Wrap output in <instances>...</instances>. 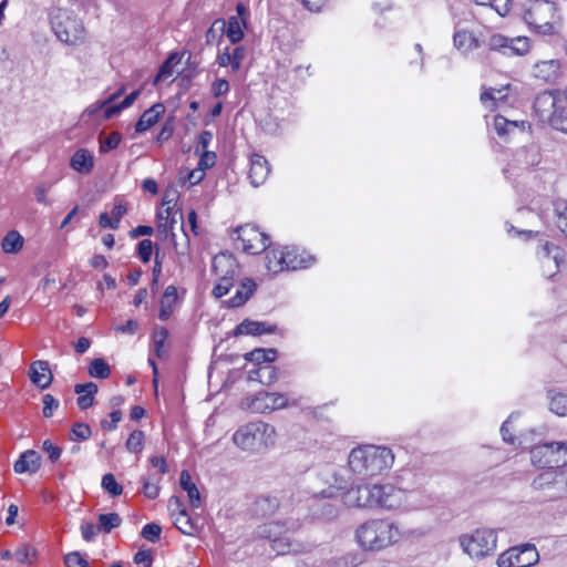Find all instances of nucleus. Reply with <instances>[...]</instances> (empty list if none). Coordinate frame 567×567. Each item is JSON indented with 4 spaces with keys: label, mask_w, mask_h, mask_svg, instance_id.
Masks as SVG:
<instances>
[{
    "label": "nucleus",
    "mask_w": 567,
    "mask_h": 567,
    "mask_svg": "<svg viewBox=\"0 0 567 567\" xmlns=\"http://www.w3.org/2000/svg\"><path fill=\"white\" fill-rule=\"evenodd\" d=\"M394 463L392 450L383 445L364 444L351 450L348 465L359 478L368 480L386 474Z\"/></svg>",
    "instance_id": "obj_1"
},
{
    "label": "nucleus",
    "mask_w": 567,
    "mask_h": 567,
    "mask_svg": "<svg viewBox=\"0 0 567 567\" xmlns=\"http://www.w3.org/2000/svg\"><path fill=\"white\" fill-rule=\"evenodd\" d=\"M298 528L299 524L296 522H269L260 525L256 535L259 538L267 539L277 555L310 553L316 547L315 543L296 540L290 537V534Z\"/></svg>",
    "instance_id": "obj_2"
},
{
    "label": "nucleus",
    "mask_w": 567,
    "mask_h": 567,
    "mask_svg": "<svg viewBox=\"0 0 567 567\" xmlns=\"http://www.w3.org/2000/svg\"><path fill=\"white\" fill-rule=\"evenodd\" d=\"M402 537L399 525L390 519H369L358 526L355 539L364 550L379 551L396 544Z\"/></svg>",
    "instance_id": "obj_3"
},
{
    "label": "nucleus",
    "mask_w": 567,
    "mask_h": 567,
    "mask_svg": "<svg viewBox=\"0 0 567 567\" xmlns=\"http://www.w3.org/2000/svg\"><path fill=\"white\" fill-rule=\"evenodd\" d=\"M523 20L532 31L543 35L555 34L561 27L559 8L550 0H527Z\"/></svg>",
    "instance_id": "obj_4"
},
{
    "label": "nucleus",
    "mask_w": 567,
    "mask_h": 567,
    "mask_svg": "<svg viewBox=\"0 0 567 567\" xmlns=\"http://www.w3.org/2000/svg\"><path fill=\"white\" fill-rule=\"evenodd\" d=\"M534 112L540 122L567 134V99L554 92L539 93L534 102Z\"/></svg>",
    "instance_id": "obj_5"
},
{
    "label": "nucleus",
    "mask_w": 567,
    "mask_h": 567,
    "mask_svg": "<svg viewBox=\"0 0 567 567\" xmlns=\"http://www.w3.org/2000/svg\"><path fill=\"white\" fill-rule=\"evenodd\" d=\"M52 31L55 37L69 45L82 44L86 37V31L82 20L68 9L56 8L50 14Z\"/></svg>",
    "instance_id": "obj_6"
},
{
    "label": "nucleus",
    "mask_w": 567,
    "mask_h": 567,
    "mask_svg": "<svg viewBox=\"0 0 567 567\" xmlns=\"http://www.w3.org/2000/svg\"><path fill=\"white\" fill-rule=\"evenodd\" d=\"M250 11L244 3L236 6V14L230 16L227 20L217 19L213 22L207 32V41L212 42L216 37H227L231 44H237L244 39V30L248 27Z\"/></svg>",
    "instance_id": "obj_7"
},
{
    "label": "nucleus",
    "mask_w": 567,
    "mask_h": 567,
    "mask_svg": "<svg viewBox=\"0 0 567 567\" xmlns=\"http://www.w3.org/2000/svg\"><path fill=\"white\" fill-rule=\"evenodd\" d=\"M212 268L216 276L213 295L216 298H221L233 287L234 280L239 274V265L233 255L220 252L213 258Z\"/></svg>",
    "instance_id": "obj_8"
},
{
    "label": "nucleus",
    "mask_w": 567,
    "mask_h": 567,
    "mask_svg": "<svg viewBox=\"0 0 567 567\" xmlns=\"http://www.w3.org/2000/svg\"><path fill=\"white\" fill-rule=\"evenodd\" d=\"M275 427H238L233 434V442L240 450L258 452L275 443Z\"/></svg>",
    "instance_id": "obj_9"
},
{
    "label": "nucleus",
    "mask_w": 567,
    "mask_h": 567,
    "mask_svg": "<svg viewBox=\"0 0 567 567\" xmlns=\"http://www.w3.org/2000/svg\"><path fill=\"white\" fill-rule=\"evenodd\" d=\"M532 487L544 501H555L567 493V476L563 471L547 470L536 476Z\"/></svg>",
    "instance_id": "obj_10"
},
{
    "label": "nucleus",
    "mask_w": 567,
    "mask_h": 567,
    "mask_svg": "<svg viewBox=\"0 0 567 567\" xmlns=\"http://www.w3.org/2000/svg\"><path fill=\"white\" fill-rule=\"evenodd\" d=\"M497 536L492 529H476L470 535L460 537L463 551L471 557L482 558L493 554L496 549Z\"/></svg>",
    "instance_id": "obj_11"
},
{
    "label": "nucleus",
    "mask_w": 567,
    "mask_h": 567,
    "mask_svg": "<svg viewBox=\"0 0 567 567\" xmlns=\"http://www.w3.org/2000/svg\"><path fill=\"white\" fill-rule=\"evenodd\" d=\"M487 45L491 51L497 52L504 56H524L532 49L530 39L524 35L506 37L502 33H493L487 39Z\"/></svg>",
    "instance_id": "obj_12"
},
{
    "label": "nucleus",
    "mask_w": 567,
    "mask_h": 567,
    "mask_svg": "<svg viewBox=\"0 0 567 567\" xmlns=\"http://www.w3.org/2000/svg\"><path fill=\"white\" fill-rule=\"evenodd\" d=\"M235 233L238 248L247 254L257 255L269 246V237L254 225L240 226Z\"/></svg>",
    "instance_id": "obj_13"
},
{
    "label": "nucleus",
    "mask_w": 567,
    "mask_h": 567,
    "mask_svg": "<svg viewBox=\"0 0 567 567\" xmlns=\"http://www.w3.org/2000/svg\"><path fill=\"white\" fill-rule=\"evenodd\" d=\"M539 555L532 544L512 547L497 558L498 567H530L538 561Z\"/></svg>",
    "instance_id": "obj_14"
},
{
    "label": "nucleus",
    "mask_w": 567,
    "mask_h": 567,
    "mask_svg": "<svg viewBox=\"0 0 567 567\" xmlns=\"http://www.w3.org/2000/svg\"><path fill=\"white\" fill-rule=\"evenodd\" d=\"M159 230L169 236L176 254L183 257L187 254L188 237L184 231L183 214L181 210H173L168 221L161 223Z\"/></svg>",
    "instance_id": "obj_15"
},
{
    "label": "nucleus",
    "mask_w": 567,
    "mask_h": 567,
    "mask_svg": "<svg viewBox=\"0 0 567 567\" xmlns=\"http://www.w3.org/2000/svg\"><path fill=\"white\" fill-rule=\"evenodd\" d=\"M288 400L281 393L259 392L243 402V406L254 413H268L287 405Z\"/></svg>",
    "instance_id": "obj_16"
},
{
    "label": "nucleus",
    "mask_w": 567,
    "mask_h": 567,
    "mask_svg": "<svg viewBox=\"0 0 567 567\" xmlns=\"http://www.w3.org/2000/svg\"><path fill=\"white\" fill-rule=\"evenodd\" d=\"M374 493V508L395 509L405 501L404 491L391 484H375Z\"/></svg>",
    "instance_id": "obj_17"
},
{
    "label": "nucleus",
    "mask_w": 567,
    "mask_h": 567,
    "mask_svg": "<svg viewBox=\"0 0 567 567\" xmlns=\"http://www.w3.org/2000/svg\"><path fill=\"white\" fill-rule=\"evenodd\" d=\"M537 258L540 262L543 275L547 278L553 277L559 269L563 261V254L559 247L545 241L537 249Z\"/></svg>",
    "instance_id": "obj_18"
},
{
    "label": "nucleus",
    "mask_w": 567,
    "mask_h": 567,
    "mask_svg": "<svg viewBox=\"0 0 567 567\" xmlns=\"http://www.w3.org/2000/svg\"><path fill=\"white\" fill-rule=\"evenodd\" d=\"M374 485H358L343 493L342 502L348 507L374 508Z\"/></svg>",
    "instance_id": "obj_19"
},
{
    "label": "nucleus",
    "mask_w": 567,
    "mask_h": 567,
    "mask_svg": "<svg viewBox=\"0 0 567 567\" xmlns=\"http://www.w3.org/2000/svg\"><path fill=\"white\" fill-rule=\"evenodd\" d=\"M482 44L474 30L456 24L453 33V47L464 56H467Z\"/></svg>",
    "instance_id": "obj_20"
},
{
    "label": "nucleus",
    "mask_w": 567,
    "mask_h": 567,
    "mask_svg": "<svg viewBox=\"0 0 567 567\" xmlns=\"http://www.w3.org/2000/svg\"><path fill=\"white\" fill-rule=\"evenodd\" d=\"M246 56V49L243 45L230 47L226 45L219 49L216 61L219 66L230 68L233 72H237Z\"/></svg>",
    "instance_id": "obj_21"
},
{
    "label": "nucleus",
    "mask_w": 567,
    "mask_h": 567,
    "mask_svg": "<svg viewBox=\"0 0 567 567\" xmlns=\"http://www.w3.org/2000/svg\"><path fill=\"white\" fill-rule=\"evenodd\" d=\"M270 166L268 161L259 154H252L249 161L248 178L254 187L262 185L268 178Z\"/></svg>",
    "instance_id": "obj_22"
},
{
    "label": "nucleus",
    "mask_w": 567,
    "mask_h": 567,
    "mask_svg": "<svg viewBox=\"0 0 567 567\" xmlns=\"http://www.w3.org/2000/svg\"><path fill=\"white\" fill-rule=\"evenodd\" d=\"M266 268L271 274H279L285 270H296V262L285 261L282 247H274L266 254Z\"/></svg>",
    "instance_id": "obj_23"
},
{
    "label": "nucleus",
    "mask_w": 567,
    "mask_h": 567,
    "mask_svg": "<svg viewBox=\"0 0 567 567\" xmlns=\"http://www.w3.org/2000/svg\"><path fill=\"white\" fill-rule=\"evenodd\" d=\"M560 73L559 60H545L534 64L532 74L543 82H554Z\"/></svg>",
    "instance_id": "obj_24"
},
{
    "label": "nucleus",
    "mask_w": 567,
    "mask_h": 567,
    "mask_svg": "<svg viewBox=\"0 0 567 567\" xmlns=\"http://www.w3.org/2000/svg\"><path fill=\"white\" fill-rule=\"evenodd\" d=\"M29 375L31 382L40 389H47L53 379L49 363L42 360L31 363Z\"/></svg>",
    "instance_id": "obj_25"
},
{
    "label": "nucleus",
    "mask_w": 567,
    "mask_h": 567,
    "mask_svg": "<svg viewBox=\"0 0 567 567\" xmlns=\"http://www.w3.org/2000/svg\"><path fill=\"white\" fill-rule=\"evenodd\" d=\"M554 447L553 442L533 446L529 451L532 463L539 467H550L553 470L555 464L549 461L555 458Z\"/></svg>",
    "instance_id": "obj_26"
},
{
    "label": "nucleus",
    "mask_w": 567,
    "mask_h": 567,
    "mask_svg": "<svg viewBox=\"0 0 567 567\" xmlns=\"http://www.w3.org/2000/svg\"><path fill=\"white\" fill-rule=\"evenodd\" d=\"M41 466V457L34 450L23 452L16 461L13 470L18 474L22 473H37Z\"/></svg>",
    "instance_id": "obj_27"
},
{
    "label": "nucleus",
    "mask_w": 567,
    "mask_h": 567,
    "mask_svg": "<svg viewBox=\"0 0 567 567\" xmlns=\"http://www.w3.org/2000/svg\"><path fill=\"white\" fill-rule=\"evenodd\" d=\"M70 166L79 174L87 175L94 167V156L90 151L80 148L71 156Z\"/></svg>",
    "instance_id": "obj_28"
},
{
    "label": "nucleus",
    "mask_w": 567,
    "mask_h": 567,
    "mask_svg": "<svg viewBox=\"0 0 567 567\" xmlns=\"http://www.w3.org/2000/svg\"><path fill=\"white\" fill-rule=\"evenodd\" d=\"M282 252L285 261L288 262L290 259L293 264L296 262V270L310 267L316 261V258L312 255L298 247H282Z\"/></svg>",
    "instance_id": "obj_29"
},
{
    "label": "nucleus",
    "mask_w": 567,
    "mask_h": 567,
    "mask_svg": "<svg viewBox=\"0 0 567 567\" xmlns=\"http://www.w3.org/2000/svg\"><path fill=\"white\" fill-rule=\"evenodd\" d=\"M165 112V106L162 103H156L148 110H146L137 121L135 125V131L137 133H143L152 127L159 118V116Z\"/></svg>",
    "instance_id": "obj_30"
},
{
    "label": "nucleus",
    "mask_w": 567,
    "mask_h": 567,
    "mask_svg": "<svg viewBox=\"0 0 567 567\" xmlns=\"http://www.w3.org/2000/svg\"><path fill=\"white\" fill-rule=\"evenodd\" d=\"M257 288L256 282L250 278H245L240 281V285L235 293L228 301V306L231 308L243 306L255 292Z\"/></svg>",
    "instance_id": "obj_31"
},
{
    "label": "nucleus",
    "mask_w": 567,
    "mask_h": 567,
    "mask_svg": "<svg viewBox=\"0 0 567 567\" xmlns=\"http://www.w3.org/2000/svg\"><path fill=\"white\" fill-rule=\"evenodd\" d=\"M275 327H266L264 322L244 320L234 330V336H261L264 333H271Z\"/></svg>",
    "instance_id": "obj_32"
},
{
    "label": "nucleus",
    "mask_w": 567,
    "mask_h": 567,
    "mask_svg": "<svg viewBox=\"0 0 567 567\" xmlns=\"http://www.w3.org/2000/svg\"><path fill=\"white\" fill-rule=\"evenodd\" d=\"M508 87H509V84H507L501 89H494V87L485 89L481 93L482 104L486 109H489V110L497 109L499 106V104L503 103V101L507 96L506 91L508 90Z\"/></svg>",
    "instance_id": "obj_33"
},
{
    "label": "nucleus",
    "mask_w": 567,
    "mask_h": 567,
    "mask_svg": "<svg viewBox=\"0 0 567 567\" xmlns=\"http://www.w3.org/2000/svg\"><path fill=\"white\" fill-rule=\"evenodd\" d=\"M177 300H178V296H177L176 287L175 286L166 287V289L162 296V299H161V309H159V313H158V317L161 320L165 321L171 317V315L174 310V307L177 303Z\"/></svg>",
    "instance_id": "obj_34"
},
{
    "label": "nucleus",
    "mask_w": 567,
    "mask_h": 567,
    "mask_svg": "<svg viewBox=\"0 0 567 567\" xmlns=\"http://www.w3.org/2000/svg\"><path fill=\"white\" fill-rule=\"evenodd\" d=\"M493 126L499 137H506L518 128L524 131L526 128V122L509 121L502 115H496L494 117Z\"/></svg>",
    "instance_id": "obj_35"
},
{
    "label": "nucleus",
    "mask_w": 567,
    "mask_h": 567,
    "mask_svg": "<svg viewBox=\"0 0 567 567\" xmlns=\"http://www.w3.org/2000/svg\"><path fill=\"white\" fill-rule=\"evenodd\" d=\"M278 378V370L274 365L265 364L249 371L248 380L257 381L261 384L269 385Z\"/></svg>",
    "instance_id": "obj_36"
},
{
    "label": "nucleus",
    "mask_w": 567,
    "mask_h": 567,
    "mask_svg": "<svg viewBox=\"0 0 567 567\" xmlns=\"http://www.w3.org/2000/svg\"><path fill=\"white\" fill-rule=\"evenodd\" d=\"M74 391L79 394L78 405L84 410L93 404L94 395L97 392V385L93 382L76 384Z\"/></svg>",
    "instance_id": "obj_37"
},
{
    "label": "nucleus",
    "mask_w": 567,
    "mask_h": 567,
    "mask_svg": "<svg viewBox=\"0 0 567 567\" xmlns=\"http://www.w3.org/2000/svg\"><path fill=\"white\" fill-rule=\"evenodd\" d=\"M181 487L187 492L192 507L198 508L200 506V494L196 485L192 482L188 471L183 470L179 477Z\"/></svg>",
    "instance_id": "obj_38"
},
{
    "label": "nucleus",
    "mask_w": 567,
    "mask_h": 567,
    "mask_svg": "<svg viewBox=\"0 0 567 567\" xmlns=\"http://www.w3.org/2000/svg\"><path fill=\"white\" fill-rule=\"evenodd\" d=\"M23 237L17 230H10L3 237L1 248L6 254H17L23 247Z\"/></svg>",
    "instance_id": "obj_39"
},
{
    "label": "nucleus",
    "mask_w": 567,
    "mask_h": 567,
    "mask_svg": "<svg viewBox=\"0 0 567 567\" xmlns=\"http://www.w3.org/2000/svg\"><path fill=\"white\" fill-rule=\"evenodd\" d=\"M277 351L275 349L258 348L245 354V359L259 367L262 363H270L276 360Z\"/></svg>",
    "instance_id": "obj_40"
},
{
    "label": "nucleus",
    "mask_w": 567,
    "mask_h": 567,
    "mask_svg": "<svg viewBox=\"0 0 567 567\" xmlns=\"http://www.w3.org/2000/svg\"><path fill=\"white\" fill-rule=\"evenodd\" d=\"M549 409L559 416H567V394L557 391L548 392Z\"/></svg>",
    "instance_id": "obj_41"
},
{
    "label": "nucleus",
    "mask_w": 567,
    "mask_h": 567,
    "mask_svg": "<svg viewBox=\"0 0 567 567\" xmlns=\"http://www.w3.org/2000/svg\"><path fill=\"white\" fill-rule=\"evenodd\" d=\"M178 63L179 58L177 53H171L169 56L161 65L159 71L154 80V84H157L159 81L172 78L175 72V66Z\"/></svg>",
    "instance_id": "obj_42"
},
{
    "label": "nucleus",
    "mask_w": 567,
    "mask_h": 567,
    "mask_svg": "<svg viewBox=\"0 0 567 567\" xmlns=\"http://www.w3.org/2000/svg\"><path fill=\"white\" fill-rule=\"evenodd\" d=\"M174 525L184 534L192 536L196 533V525L193 519L188 516L187 512H179L174 517Z\"/></svg>",
    "instance_id": "obj_43"
},
{
    "label": "nucleus",
    "mask_w": 567,
    "mask_h": 567,
    "mask_svg": "<svg viewBox=\"0 0 567 567\" xmlns=\"http://www.w3.org/2000/svg\"><path fill=\"white\" fill-rule=\"evenodd\" d=\"M555 224L560 233L567 238V202L560 200L555 204Z\"/></svg>",
    "instance_id": "obj_44"
},
{
    "label": "nucleus",
    "mask_w": 567,
    "mask_h": 567,
    "mask_svg": "<svg viewBox=\"0 0 567 567\" xmlns=\"http://www.w3.org/2000/svg\"><path fill=\"white\" fill-rule=\"evenodd\" d=\"M122 518L117 513L100 514L99 528L103 533H110L113 528L121 525Z\"/></svg>",
    "instance_id": "obj_45"
},
{
    "label": "nucleus",
    "mask_w": 567,
    "mask_h": 567,
    "mask_svg": "<svg viewBox=\"0 0 567 567\" xmlns=\"http://www.w3.org/2000/svg\"><path fill=\"white\" fill-rule=\"evenodd\" d=\"M89 374L92 378L106 379L111 374V369L104 359L97 358L91 362Z\"/></svg>",
    "instance_id": "obj_46"
},
{
    "label": "nucleus",
    "mask_w": 567,
    "mask_h": 567,
    "mask_svg": "<svg viewBox=\"0 0 567 567\" xmlns=\"http://www.w3.org/2000/svg\"><path fill=\"white\" fill-rule=\"evenodd\" d=\"M475 4L488 7L493 9L498 16L505 17L509 12V0H473Z\"/></svg>",
    "instance_id": "obj_47"
},
{
    "label": "nucleus",
    "mask_w": 567,
    "mask_h": 567,
    "mask_svg": "<svg viewBox=\"0 0 567 567\" xmlns=\"http://www.w3.org/2000/svg\"><path fill=\"white\" fill-rule=\"evenodd\" d=\"M168 337V331L163 328H156L153 333L154 352L157 358L164 355V346Z\"/></svg>",
    "instance_id": "obj_48"
},
{
    "label": "nucleus",
    "mask_w": 567,
    "mask_h": 567,
    "mask_svg": "<svg viewBox=\"0 0 567 567\" xmlns=\"http://www.w3.org/2000/svg\"><path fill=\"white\" fill-rule=\"evenodd\" d=\"M101 485L112 497L120 496L123 493L122 485L116 482L115 476L111 473L102 477Z\"/></svg>",
    "instance_id": "obj_49"
},
{
    "label": "nucleus",
    "mask_w": 567,
    "mask_h": 567,
    "mask_svg": "<svg viewBox=\"0 0 567 567\" xmlns=\"http://www.w3.org/2000/svg\"><path fill=\"white\" fill-rule=\"evenodd\" d=\"M144 439L145 436L142 431H133L126 441L127 450L133 453H140L144 447Z\"/></svg>",
    "instance_id": "obj_50"
},
{
    "label": "nucleus",
    "mask_w": 567,
    "mask_h": 567,
    "mask_svg": "<svg viewBox=\"0 0 567 567\" xmlns=\"http://www.w3.org/2000/svg\"><path fill=\"white\" fill-rule=\"evenodd\" d=\"M257 511L262 515L272 514L279 506L278 499L276 497H261L256 502Z\"/></svg>",
    "instance_id": "obj_51"
},
{
    "label": "nucleus",
    "mask_w": 567,
    "mask_h": 567,
    "mask_svg": "<svg viewBox=\"0 0 567 567\" xmlns=\"http://www.w3.org/2000/svg\"><path fill=\"white\" fill-rule=\"evenodd\" d=\"M555 447V458L550 462H554L555 467L559 468L567 465V442H553Z\"/></svg>",
    "instance_id": "obj_52"
},
{
    "label": "nucleus",
    "mask_w": 567,
    "mask_h": 567,
    "mask_svg": "<svg viewBox=\"0 0 567 567\" xmlns=\"http://www.w3.org/2000/svg\"><path fill=\"white\" fill-rule=\"evenodd\" d=\"M162 533V527L156 523L146 524L141 532L143 538L151 543H156L159 540Z\"/></svg>",
    "instance_id": "obj_53"
},
{
    "label": "nucleus",
    "mask_w": 567,
    "mask_h": 567,
    "mask_svg": "<svg viewBox=\"0 0 567 567\" xmlns=\"http://www.w3.org/2000/svg\"><path fill=\"white\" fill-rule=\"evenodd\" d=\"M121 135L117 132H112L109 136L100 141V151L106 153L118 146Z\"/></svg>",
    "instance_id": "obj_54"
},
{
    "label": "nucleus",
    "mask_w": 567,
    "mask_h": 567,
    "mask_svg": "<svg viewBox=\"0 0 567 567\" xmlns=\"http://www.w3.org/2000/svg\"><path fill=\"white\" fill-rule=\"evenodd\" d=\"M42 449L48 454V457L52 463H55L62 453L61 447L54 444L51 440H45L42 444Z\"/></svg>",
    "instance_id": "obj_55"
},
{
    "label": "nucleus",
    "mask_w": 567,
    "mask_h": 567,
    "mask_svg": "<svg viewBox=\"0 0 567 567\" xmlns=\"http://www.w3.org/2000/svg\"><path fill=\"white\" fill-rule=\"evenodd\" d=\"M64 564L66 567H89V563L81 556L79 551H72L65 555Z\"/></svg>",
    "instance_id": "obj_56"
},
{
    "label": "nucleus",
    "mask_w": 567,
    "mask_h": 567,
    "mask_svg": "<svg viewBox=\"0 0 567 567\" xmlns=\"http://www.w3.org/2000/svg\"><path fill=\"white\" fill-rule=\"evenodd\" d=\"M50 188H51V185L45 184V183H41L35 187L34 195H35L38 203L45 205V206L51 205L52 202L48 197V193H49Z\"/></svg>",
    "instance_id": "obj_57"
},
{
    "label": "nucleus",
    "mask_w": 567,
    "mask_h": 567,
    "mask_svg": "<svg viewBox=\"0 0 567 567\" xmlns=\"http://www.w3.org/2000/svg\"><path fill=\"white\" fill-rule=\"evenodd\" d=\"M161 477L157 478L156 482L152 483L148 481V478H143V493L144 495L150 499H155L159 494V486L158 481Z\"/></svg>",
    "instance_id": "obj_58"
},
{
    "label": "nucleus",
    "mask_w": 567,
    "mask_h": 567,
    "mask_svg": "<svg viewBox=\"0 0 567 567\" xmlns=\"http://www.w3.org/2000/svg\"><path fill=\"white\" fill-rule=\"evenodd\" d=\"M327 475L330 476V478H327L326 482L330 484L332 487L337 489H343L346 488V481L344 478L339 475L333 468H327L326 470Z\"/></svg>",
    "instance_id": "obj_59"
},
{
    "label": "nucleus",
    "mask_w": 567,
    "mask_h": 567,
    "mask_svg": "<svg viewBox=\"0 0 567 567\" xmlns=\"http://www.w3.org/2000/svg\"><path fill=\"white\" fill-rule=\"evenodd\" d=\"M216 158L217 157L214 152H209V151L200 152L198 167L205 172L206 169H208L215 165Z\"/></svg>",
    "instance_id": "obj_60"
},
{
    "label": "nucleus",
    "mask_w": 567,
    "mask_h": 567,
    "mask_svg": "<svg viewBox=\"0 0 567 567\" xmlns=\"http://www.w3.org/2000/svg\"><path fill=\"white\" fill-rule=\"evenodd\" d=\"M210 90L215 97L223 96L229 92V83L225 79H217L213 82Z\"/></svg>",
    "instance_id": "obj_61"
},
{
    "label": "nucleus",
    "mask_w": 567,
    "mask_h": 567,
    "mask_svg": "<svg viewBox=\"0 0 567 567\" xmlns=\"http://www.w3.org/2000/svg\"><path fill=\"white\" fill-rule=\"evenodd\" d=\"M43 415L45 417H51L53 415V411L59 408V401L54 399L51 394L43 395Z\"/></svg>",
    "instance_id": "obj_62"
},
{
    "label": "nucleus",
    "mask_w": 567,
    "mask_h": 567,
    "mask_svg": "<svg viewBox=\"0 0 567 567\" xmlns=\"http://www.w3.org/2000/svg\"><path fill=\"white\" fill-rule=\"evenodd\" d=\"M82 537L86 542H91L99 533H101L99 525L92 523H84L81 525Z\"/></svg>",
    "instance_id": "obj_63"
},
{
    "label": "nucleus",
    "mask_w": 567,
    "mask_h": 567,
    "mask_svg": "<svg viewBox=\"0 0 567 567\" xmlns=\"http://www.w3.org/2000/svg\"><path fill=\"white\" fill-rule=\"evenodd\" d=\"M153 252V244L148 239H144L138 244V256L142 261L147 262Z\"/></svg>",
    "instance_id": "obj_64"
}]
</instances>
